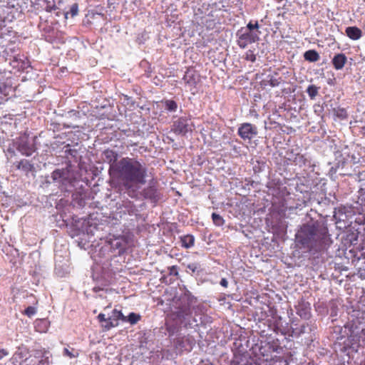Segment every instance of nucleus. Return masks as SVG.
I'll return each instance as SVG.
<instances>
[{
	"mask_svg": "<svg viewBox=\"0 0 365 365\" xmlns=\"http://www.w3.org/2000/svg\"><path fill=\"white\" fill-rule=\"evenodd\" d=\"M36 309L34 307L29 306L24 310V314L28 316L29 317H31L36 314Z\"/></svg>",
	"mask_w": 365,
	"mask_h": 365,
	"instance_id": "29",
	"label": "nucleus"
},
{
	"mask_svg": "<svg viewBox=\"0 0 365 365\" xmlns=\"http://www.w3.org/2000/svg\"><path fill=\"white\" fill-rule=\"evenodd\" d=\"M245 59L251 62H255L256 60V56L252 51L249 50L245 53Z\"/></svg>",
	"mask_w": 365,
	"mask_h": 365,
	"instance_id": "30",
	"label": "nucleus"
},
{
	"mask_svg": "<svg viewBox=\"0 0 365 365\" xmlns=\"http://www.w3.org/2000/svg\"><path fill=\"white\" fill-rule=\"evenodd\" d=\"M49 327V322L46 319H38L35 322V329L37 331L45 333L48 331Z\"/></svg>",
	"mask_w": 365,
	"mask_h": 365,
	"instance_id": "15",
	"label": "nucleus"
},
{
	"mask_svg": "<svg viewBox=\"0 0 365 365\" xmlns=\"http://www.w3.org/2000/svg\"><path fill=\"white\" fill-rule=\"evenodd\" d=\"M182 79L192 90V88L195 87L199 81V75L194 70L189 69L185 72Z\"/></svg>",
	"mask_w": 365,
	"mask_h": 365,
	"instance_id": "9",
	"label": "nucleus"
},
{
	"mask_svg": "<svg viewBox=\"0 0 365 365\" xmlns=\"http://www.w3.org/2000/svg\"><path fill=\"white\" fill-rule=\"evenodd\" d=\"M334 115L340 119H345L347 117L346 109L342 108H336L334 109Z\"/></svg>",
	"mask_w": 365,
	"mask_h": 365,
	"instance_id": "21",
	"label": "nucleus"
},
{
	"mask_svg": "<svg viewBox=\"0 0 365 365\" xmlns=\"http://www.w3.org/2000/svg\"><path fill=\"white\" fill-rule=\"evenodd\" d=\"M212 219L214 224L217 226H222L225 222L223 218L220 215L215 212L212 214Z\"/></svg>",
	"mask_w": 365,
	"mask_h": 365,
	"instance_id": "23",
	"label": "nucleus"
},
{
	"mask_svg": "<svg viewBox=\"0 0 365 365\" xmlns=\"http://www.w3.org/2000/svg\"><path fill=\"white\" fill-rule=\"evenodd\" d=\"M305 60L310 62H316L319 59V53L314 50H309L304 54Z\"/></svg>",
	"mask_w": 365,
	"mask_h": 365,
	"instance_id": "16",
	"label": "nucleus"
},
{
	"mask_svg": "<svg viewBox=\"0 0 365 365\" xmlns=\"http://www.w3.org/2000/svg\"><path fill=\"white\" fill-rule=\"evenodd\" d=\"M36 137L30 138L29 135H21L16 142V149L24 155L30 156L36 150Z\"/></svg>",
	"mask_w": 365,
	"mask_h": 365,
	"instance_id": "3",
	"label": "nucleus"
},
{
	"mask_svg": "<svg viewBox=\"0 0 365 365\" xmlns=\"http://www.w3.org/2000/svg\"><path fill=\"white\" fill-rule=\"evenodd\" d=\"M98 319L99 320L100 322H105V324L103 326H104L105 329H106L108 330L113 327L118 326V322H113L112 321L111 317L106 318V315L102 313L98 314Z\"/></svg>",
	"mask_w": 365,
	"mask_h": 365,
	"instance_id": "13",
	"label": "nucleus"
},
{
	"mask_svg": "<svg viewBox=\"0 0 365 365\" xmlns=\"http://www.w3.org/2000/svg\"><path fill=\"white\" fill-rule=\"evenodd\" d=\"M51 354L48 351H45L43 359L39 361L38 365H48L50 364Z\"/></svg>",
	"mask_w": 365,
	"mask_h": 365,
	"instance_id": "28",
	"label": "nucleus"
},
{
	"mask_svg": "<svg viewBox=\"0 0 365 365\" xmlns=\"http://www.w3.org/2000/svg\"><path fill=\"white\" fill-rule=\"evenodd\" d=\"M257 128L251 123H244L237 130L239 136L244 140H250L257 135Z\"/></svg>",
	"mask_w": 365,
	"mask_h": 365,
	"instance_id": "6",
	"label": "nucleus"
},
{
	"mask_svg": "<svg viewBox=\"0 0 365 365\" xmlns=\"http://www.w3.org/2000/svg\"><path fill=\"white\" fill-rule=\"evenodd\" d=\"M182 247L189 249L194 246L195 237L192 235H186L180 237Z\"/></svg>",
	"mask_w": 365,
	"mask_h": 365,
	"instance_id": "14",
	"label": "nucleus"
},
{
	"mask_svg": "<svg viewBox=\"0 0 365 365\" xmlns=\"http://www.w3.org/2000/svg\"><path fill=\"white\" fill-rule=\"evenodd\" d=\"M170 274H175V275L178 274L177 269L175 267H172L171 270H170Z\"/></svg>",
	"mask_w": 365,
	"mask_h": 365,
	"instance_id": "37",
	"label": "nucleus"
},
{
	"mask_svg": "<svg viewBox=\"0 0 365 365\" xmlns=\"http://www.w3.org/2000/svg\"><path fill=\"white\" fill-rule=\"evenodd\" d=\"M108 242L110 248L113 250H118V254H122L125 250L128 245V240L123 236L110 238Z\"/></svg>",
	"mask_w": 365,
	"mask_h": 365,
	"instance_id": "7",
	"label": "nucleus"
},
{
	"mask_svg": "<svg viewBox=\"0 0 365 365\" xmlns=\"http://www.w3.org/2000/svg\"><path fill=\"white\" fill-rule=\"evenodd\" d=\"M188 300H189V307H190L189 309H185V310H181L178 313L179 317H182L185 320H187L188 319V317L190 314H192V311H195L196 312L197 310L199 309L198 307H195L192 305L193 303L196 302V298H195L194 297H189Z\"/></svg>",
	"mask_w": 365,
	"mask_h": 365,
	"instance_id": "10",
	"label": "nucleus"
},
{
	"mask_svg": "<svg viewBox=\"0 0 365 365\" xmlns=\"http://www.w3.org/2000/svg\"><path fill=\"white\" fill-rule=\"evenodd\" d=\"M63 355L69 357L70 359H73L78 356V351L74 349H71L70 350L68 348H64Z\"/></svg>",
	"mask_w": 365,
	"mask_h": 365,
	"instance_id": "22",
	"label": "nucleus"
},
{
	"mask_svg": "<svg viewBox=\"0 0 365 365\" xmlns=\"http://www.w3.org/2000/svg\"><path fill=\"white\" fill-rule=\"evenodd\" d=\"M166 109L169 111H175L178 108V105L174 101H166L165 102Z\"/></svg>",
	"mask_w": 365,
	"mask_h": 365,
	"instance_id": "25",
	"label": "nucleus"
},
{
	"mask_svg": "<svg viewBox=\"0 0 365 365\" xmlns=\"http://www.w3.org/2000/svg\"><path fill=\"white\" fill-rule=\"evenodd\" d=\"M68 172L63 170H56L51 173V178L53 182L58 183L60 186L66 185L70 183L67 178Z\"/></svg>",
	"mask_w": 365,
	"mask_h": 365,
	"instance_id": "8",
	"label": "nucleus"
},
{
	"mask_svg": "<svg viewBox=\"0 0 365 365\" xmlns=\"http://www.w3.org/2000/svg\"><path fill=\"white\" fill-rule=\"evenodd\" d=\"M140 319V314H135L134 312H131L129 314L128 317H126V321L128 322L130 324H135Z\"/></svg>",
	"mask_w": 365,
	"mask_h": 365,
	"instance_id": "20",
	"label": "nucleus"
},
{
	"mask_svg": "<svg viewBox=\"0 0 365 365\" xmlns=\"http://www.w3.org/2000/svg\"><path fill=\"white\" fill-rule=\"evenodd\" d=\"M259 26L258 24V22L256 21L255 24H252V22H249L247 25V31H254L257 30L258 31Z\"/></svg>",
	"mask_w": 365,
	"mask_h": 365,
	"instance_id": "31",
	"label": "nucleus"
},
{
	"mask_svg": "<svg viewBox=\"0 0 365 365\" xmlns=\"http://www.w3.org/2000/svg\"><path fill=\"white\" fill-rule=\"evenodd\" d=\"M188 268H189L190 269H191L192 272H195V269H197V267H196V265H195V264H189V265H188Z\"/></svg>",
	"mask_w": 365,
	"mask_h": 365,
	"instance_id": "36",
	"label": "nucleus"
},
{
	"mask_svg": "<svg viewBox=\"0 0 365 365\" xmlns=\"http://www.w3.org/2000/svg\"><path fill=\"white\" fill-rule=\"evenodd\" d=\"M220 285L224 287H227V285H228V282L227 281L226 279L225 278H222L220 282Z\"/></svg>",
	"mask_w": 365,
	"mask_h": 365,
	"instance_id": "35",
	"label": "nucleus"
},
{
	"mask_svg": "<svg viewBox=\"0 0 365 365\" xmlns=\"http://www.w3.org/2000/svg\"><path fill=\"white\" fill-rule=\"evenodd\" d=\"M8 351L6 349H0V359L8 355Z\"/></svg>",
	"mask_w": 365,
	"mask_h": 365,
	"instance_id": "34",
	"label": "nucleus"
},
{
	"mask_svg": "<svg viewBox=\"0 0 365 365\" xmlns=\"http://www.w3.org/2000/svg\"><path fill=\"white\" fill-rule=\"evenodd\" d=\"M101 289L100 287H93V291H94L95 292H98V291H99V290H101Z\"/></svg>",
	"mask_w": 365,
	"mask_h": 365,
	"instance_id": "39",
	"label": "nucleus"
},
{
	"mask_svg": "<svg viewBox=\"0 0 365 365\" xmlns=\"http://www.w3.org/2000/svg\"><path fill=\"white\" fill-rule=\"evenodd\" d=\"M346 57L343 53L336 55L332 59V63L335 69L340 70L346 63Z\"/></svg>",
	"mask_w": 365,
	"mask_h": 365,
	"instance_id": "12",
	"label": "nucleus"
},
{
	"mask_svg": "<svg viewBox=\"0 0 365 365\" xmlns=\"http://www.w3.org/2000/svg\"><path fill=\"white\" fill-rule=\"evenodd\" d=\"M259 31H243L242 29L238 33L237 44L245 48L247 45L257 41L259 39Z\"/></svg>",
	"mask_w": 365,
	"mask_h": 365,
	"instance_id": "4",
	"label": "nucleus"
},
{
	"mask_svg": "<svg viewBox=\"0 0 365 365\" xmlns=\"http://www.w3.org/2000/svg\"><path fill=\"white\" fill-rule=\"evenodd\" d=\"M17 168L28 173L32 170L33 165L29 163V160H22L20 162H19Z\"/></svg>",
	"mask_w": 365,
	"mask_h": 365,
	"instance_id": "18",
	"label": "nucleus"
},
{
	"mask_svg": "<svg viewBox=\"0 0 365 365\" xmlns=\"http://www.w3.org/2000/svg\"><path fill=\"white\" fill-rule=\"evenodd\" d=\"M78 6L76 4H74L71 6L70 9V13L72 16H75L78 14Z\"/></svg>",
	"mask_w": 365,
	"mask_h": 365,
	"instance_id": "32",
	"label": "nucleus"
},
{
	"mask_svg": "<svg viewBox=\"0 0 365 365\" xmlns=\"http://www.w3.org/2000/svg\"><path fill=\"white\" fill-rule=\"evenodd\" d=\"M194 125L187 118H180L174 122L172 130L178 135H185L187 133L192 132Z\"/></svg>",
	"mask_w": 365,
	"mask_h": 365,
	"instance_id": "5",
	"label": "nucleus"
},
{
	"mask_svg": "<svg viewBox=\"0 0 365 365\" xmlns=\"http://www.w3.org/2000/svg\"><path fill=\"white\" fill-rule=\"evenodd\" d=\"M307 93L311 98H314L318 93V89L315 86L310 85L307 89Z\"/></svg>",
	"mask_w": 365,
	"mask_h": 365,
	"instance_id": "24",
	"label": "nucleus"
},
{
	"mask_svg": "<svg viewBox=\"0 0 365 365\" xmlns=\"http://www.w3.org/2000/svg\"><path fill=\"white\" fill-rule=\"evenodd\" d=\"M297 242L310 251H319L329 240L327 228L318 221L303 225L296 234Z\"/></svg>",
	"mask_w": 365,
	"mask_h": 365,
	"instance_id": "2",
	"label": "nucleus"
},
{
	"mask_svg": "<svg viewBox=\"0 0 365 365\" xmlns=\"http://www.w3.org/2000/svg\"><path fill=\"white\" fill-rule=\"evenodd\" d=\"M361 133L364 136H365V126L361 128Z\"/></svg>",
	"mask_w": 365,
	"mask_h": 365,
	"instance_id": "38",
	"label": "nucleus"
},
{
	"mask_svg": "<svg viewBox=\"0 0 365 365\" xmlns=\"http://www.w3.org/2000/svg\"><path fill=\"white\" fill-rule=\"evenodd\" d=\"M110 317L112 318V321L113 322H118V320H121L123 322H125L126 321V317L123 314L121 311H118L117 309H114L113 311V314H112V316Z\"/></svg>",
	"mask_w": 365,
	"mask_h": 365,
	"instance_id": "19",
	"label": "nucleus"
},
{
	"mask_svg": "<svg viewBox=\"0 0 365 365\" xmlns=\"http://www.w3.org/2000/svg\"><path fill=\"white\" fill-rule=\"evenodd\" d=\"M150 192H153L154 190L150 187L148 191H145V197L147 198H153L154 197L153 193H150Z\"/></svg>",
	"mask_w": 365,
	"mask_h": 365,
	"instance_id": "33",
	"label": "nucleus"
},
{
	"mask_svg": "<svg viewBox=\"0 0 365 365\" xmlns=\"http://www.w3.org/2000/svg\"><path fill=\"white\" fill-rule=\"evenodd\" d=\"M118 156L113 150L104 152L105 160L109 164V182L112 187L125 190L130 197H135L147 182L148 168L136 158L123 157L118 160Z\"/></svg>",
	"mask_w": 365,
	"mask_h": 365,
	"instance_id": "1",
	"label": "nucleus"
},
{
	"mask_svg": "<svg viewBox=\"0 0 365 365\" xmlns=\"http://www.w3.org/2000/svg\"><path fill=\"white\" fill-rule=\"evenodd\" d=\"M93 278L98 279V277H96L95 274H93Z\"/></svg>",
	"mask_w": 365,
	"mask_h": 365,
	"instance_id": "40",
	"label": "nucleus"
},
{
	"mask_svg": "<svg viewBox=\"0 0 365 365\" xmlns=\"http://www.w3.org/2000/svg\"><path fill=\"white\" fill-rule=\"evenodd\" d=\"M46 11L48 12H51L55 11L57 9V6L55 4V0H46Z\"/></svg>",
	"mask_w": 365,
	"mask_h": 365,
	"instance_id": "27",
	"label": "nucleus"
},
{
	"mask_svg": "<svg viewBox=\"0 0 365 365\" xmlns=\"http://www.w3.org/2000/svg\"><path fill=\"white\" fill-rule=\"evenodd\" d=\"M307 314L304 313V317H307Z\"/></svg>",
	"mask_w": 365,
	"mask_h": 365,
	"instance_id": "41",
	"label": "nucleus"
},
{
	"mask_svg": "<svg viewBox=\"0 0 365 365\" xmlns=\"http://www.w3.org/2000/svg\"><path fill=\"white\" fill-rule=\"evenodd\" d=\"M345 32L347 36L354 41L359 40L362 36L361 30L356 26H349Z\"/></svg>",
	"mask_w": 365,
	"mask_h": 365,
	"instance_id": "11",
	"label": "nucleus"
},
{
	"mask_svg": "<svg viewBox=\"0 0 365 365\" xmlns=\"http://www.w3.org/2000/svg\"><path fill=\"white\" fill-rule=\"evenodd\" d=\"M11 88L8 86L4 82L0 81V94L7 96L9 93Z\"/></svg>",
	"mask_w": 365,
	"mask_h": 365,
	"instance_id": "26",
	"label": "nucleus"
},
{
	"mask_svg": "<svg viewBox=\"0 0 365 365\" xmlns=\"http://www.w3.org/2000/svg\"><path fill=\"white\" fill-rule=\"evenodd\" d=\"M280 78H275L273 76H268L266 80L263 81L264 86H270L272 87L278 86L280 83Z\"/></svg>",
	"mask_w": 365,
	"mask_h": 365,
	"instance_id": "17",
	"label": "nucleus"
}]
</instances>
